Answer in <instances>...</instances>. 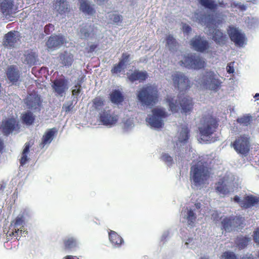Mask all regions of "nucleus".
Returning <instances> with one entry per match:
<instances>
[{"label":"nucleus","instance_id":"nucleus-1","mask_svg":"<svg viewBox=\"0 0 259 259\" xmlns=\"http://www.w3.org/2000/svg\"><path fill=\"white\" fill-rule=\"evenodd\" d=\"M194 16L199 23L206 25L209 28V32L212 34V39L217 44L223 46L226 44V35L220 30L211 27V25H215V20L210 14L195 13Z\"/></svg>","mask_w":259,"mask_h":259},{"label":"nucleus","instance_id":"nucleus-2","mask_svg":"<svg viewBox=\"0 0 259 259\" xmlns=\"http://www.w3.org/2000/svg\"><path fill=\"white\" fill-rule=\"evenodd\" d=\"M210 168L207 162L203 159L199 160L191 167L190 176L196 185L203 184L210 175Z\"/></svg>","mask_w":259,"mask_h":259},{"label":"nucleus","instance_id":"nucleus-3","mask_svg":"<svg viewBox=\"0 0 259 259\" xmlns=\"http://www.w3.org/2000/svg\"><path fill=\"white\" fill-rule=\"evenodd\" d=\"M219 126V120L212 114H203L200 119L198 129L202 139L209 138Z\"/></svg>","mask_w":259,"mask_h":259},{"label":"nucleus","instance_id":"nucleus-4","mask_svg":"<svg viewBox=\"0 0 259 259\" xmlns=\"http://www.w3.org/2000/svg\"><path fill=\"white\" fill-rule=\"evenodd\" d=\"M137 97L143 105L152 106L158 101V91L156 87L146 85L138 91Z\"/></svg>","mask_w":259,"mask_h":259},{"label":"nucleus","instance_id":"nucleus-5","mask_svg":"<svg viewBox=\"0 0 259 259\" xmlns=\"http://www.w3.org/2000/svg\"><path fill=\"white\" fill-rule=\"evenodd\" d=\"M178 100H174L171 97H168L166 102L168 103L170 110L174 113L178 112L181 109V112L189 114L193 108L192 99L189 97H178Z\"/></svg>","mask_w":259,"mask_h":259},{"label":"nucleus","instance_id":"nucleus-6","mask_svg":"<svg viewBox=\"0 0 259 259\" xmlns=\"http://www.w3.org/2000/svg\"><path fill=\"white\" fill-rule=\"evenodd\" d=\"M171 78L174 86L180 93L185 92L191 87V82L189 78L182 72H176L172 75Z\"/></svg>","mask_w":259,"mask_h":259},{"label":"nucleus","instance_id":"nucleus-7","mask_svg":"<svg viewBox=\"0 0 259 259\" xmlns=\"http://www.w3.org/2000/svg\"><path fill=\"white\" fill-rule=\"evenodd\" d=\"M181 62L186 67L196 70L202 69L206 65V62L204 59L195 54H188L185 56L183 60Z\"/></svg>","mask_w":259,"mask_h":259},{"label":"nucleus","instance_id":"nucleus-8","mask_svg":"<svg viewBox=\"0 0 259 259\" xmlns=\"http://www.w3.org/2000/svg\"><path fill=\"white\" fill-rule=\"evenodd\" d=\"M152 115L147 119V121L150 125L155 128H161L163 125V118L166 117L168 115L164 109L154 108L152 110Z\"/></svg>","mask_w":259,"mask_h":259},{"label":"nucleus","instance_id":"nucleus-9","mask_svg":"<svg viewBox=\"0 0 259 259\" xmlns=\"http://www.w3.org/2000/svg\"><path fill=\"white\" fill-rule=\"evenodd\" d=\"M231 145L238 153L243 155H247L250 150L249 138L245 135L238 137Z\"/></svg>","mask_w":259,"mask_h":259},{"label":"nucleus","instance_id":"nucleus-10","mask_svg":"<svg viewBox=\"0 0 259 259\" xmlns=\"http://www.w3.org/2000/svg\"><path fill=\"white\" fill-rule=\"evenodd\" d=\"M243 219L239 216L226 217L221 222L222 229L230 232L233 228H237L243 224Z\"/></svg>","mask_w":259,"mask_h":259},{"label":"nucleus","instance_id":"nucleus-11","mask_svg":"<svg viewBox=\"0 0 259 259\" xmlns=\"http://www.w3.org/2000/svg\"><path fill=\"white\" fill-rule=\"evenodd\" d=\"M190 45L194 50L201 53L205 52L210 48L208 41L200 35H196L193 38L190 40Z\"/></svg>","mask_w":259,"mask_h":259},{"label":"nucleus","instance_id":"nucleus-12","mask_svg":"<svg viewBox=\"0 0 259 259\" xmlns=\"http://www.w3.org/2000/svg\"><path fill=\"white\" fill-rule=\"evenodd\" d=\"M228 34L231 41L237 46H242L245 40V35L238 28L234 26H229L227 30Z\"/></svg>","mask_w":259,"mask_h":259},{"label":"nucleus","instance_id":"nucleus-13","mask_svg":"<svg viewBox=\"0 0 259 259\" xmlns=\"http://www.w3.org/2000/svg\"><path fill=\"white\" fill-rule=\"evenodd\" d=\"M99 118L103 125H113L117 123L118 116L110 110H104L100 114Z\"/></svg>","mask_w":259,"mask_h":259},{"label":"nucleus","instance_id":"nucleus-14","mask_svg":"<svg viewBox=\"0 0 259 259\" xmlns=\"http://www.w3.org/2000/svg\"><path fill=\"white\" fill-rule=\"evenodd\" d=\"M203 83L208 85L211 90H218L220 87L222 82L215 77V74L213 71H207L203 76Z\"/></svg>","mask_w":259,"mask_h":259},{"label":"nucleus","instance_id":"nucleus-15","mask_svg":"<svg viewBox=\"0 0 259 259\" xmlns=\"http://www.w3.org/2000/svg\"><path fill=\"white\" fill-rule=\"evenodd\" d=\"M52 87L56 95L62 96L68 89V81L65 78H56Z\"/></svg>","mask_w":259,"mask_h":259},{"label":"nucleus","instance_id":"nucleus-16","mask_svg":"<svg viewBox=\"0 0 259 259\" xmlns=\"http://www.w3.org/2000/svg\"><path fill=\"white\" fill-rule=\"evenodd\" d=\"M24 222L23 216L17 217L11 224L10 230L12 231L10 232L9 235L11 237H16V239H17V237L19 236V233L21 234L23 231Z\"/></svg>","mask_w":259,"mask_h":259},{"label":"nucleus","instance_id":"nucleus-17","mask_svg":"<svg viewBox=\"0 0 259 259\" xmlns=\"http://www.w3.org/2000/svg\"><path fill=\"white\" fill-rule=\"evenodd\" d=\"M17 126L18 122L15 118H9L2 121L0 129L4 135L8 136Z\"/></svg>","mask_w":259,"mask_h":259},{"label":"nucleus","instance_id":"nucleus-18","mask_svg":"<svg viewBox=\"0 0 259 259\" xmlns=\"http://www.w3.org/2000/svg\"><path fill=\"white\" fill-rule=\"evenodd\" d=\"M14 0H1L0 1V11L5 16H10L16 13Z\"/></svg>","mask_w":259,"mask_h":259},{"label":"nucleus","instance_id":"nucleus-19","mask_svg":"<svg viewBox=\"0 0 259 259\" xmlns=\"http://www.w3.org/2000/svg\"><path fill=\"white\" fill-rule=\"evenodd\" d=\"M26 103L30 108L37 109L41 105L40 97L35 93H31L27 96Z\"/></svg>","mask_w":259,"mask_h":259},{"label":"nucleus","instance_id":"nucleus-20","mask_svg":"<svg viewBox=\"0 0 259 259\" xmlns=\"http://www.w3.org/2000/svg\"><path fill=\"white\" fill-rule=\"evenodd\" d=\"M148 77V74L146 71H141L138 70H135L133 72L127 75L128 79L132 82L136 81L143 82Z\"/></svg>","mask_w":259,"mask_h":259},{"label":"nucleus","instance_id":"nucleus-21","mask_svg":"<svg viewBox=\"0 0 259 259\" xmlns=\"http://www.w3.org/2000/svg\"><path fill=\"white\" fill-rule=\"evenodd\" d=\"M64 43V38L60 35L51 36L47 41L46 46L49 49H55Z\"/></svg>","mask_w":259,"mask_h":259},{"label":"nucleus","instance_id":"nucleus-22","mask_svg":"<svg viewBox=\"0 0 259 259\" xmlns=\"http://www.w3.org/2000/svg\"><path fill=\"white\" fill-rule=\"evenodd\" d=\"M259 202V198L252 195L245 196L241 202L240 206L247 209L251 207Z\"/></svg>","mask_w":259,"mask_h":259},{"label":"nucleus","instance_id":"nucleus-23","mask_svg":"<svg viewBox=\"0 0 259 259\" xmlns=\"http://www.w3.org/2000/svg\"><path fill=\"white\" fill-rule=\"evenodd\" d=\"M54 7L61 15L70 12V6L66 0H56L54 4Z\"/></svg>","mask_w":259,"mask_h":259},{"label":"nucleus","instance_id":"nucleus-24","mask_svg":"<svg viewBox=\"0 0 259 259\" xmlns=\"http://www.w3.org/2000/svg\"><path fill=\"white\" fill-rule=\"evenodd\" d=\"M57 133V130L55 127L47 131L41 138L40 146L44 147L46 145L51 143Z\"/></svg>","mask_w":259,"mask_h":259},{"label":"nucleus","instance_id":"nucleus-25","mask_svg":"<svg viewBox=\"0 0 259 259\" xmlns=\"http://www.w3.org/2000/svg\"><path fill=\"white\" fill-rule=\"evenodd\" d=\"M6 74L9 80L13 83L17 82L20 78L19 71L14 65H11L8 68Z\"/></svg>","mask_w":259,"mask_h":259},{"label":"nucleus","instance_id":"nucleus-26","mask_svg":"<svg viewBox=\"0 0 259 259\" xmlns=\"http://www.w3.org/2000/svg\"><path fill=\"white\" fill-rule=\"evenodd\" d=\"M17 41L15 32L10 31L5 34L3 45L8 48H13Z\"/></svg>","mask_w":259,"mask_h":259},{"label":"nucleus","instance_id":"nucleus-27","mask_svg":"<svg viewBox=\"0 0 259 259\" xmlns=\"http://www.w3.org/2000/svg\"><path fill=\"white\" fill-rule=\"evenodd\" d=\"M61 63L64 66L69 67L73 62V56L71 53L64 52L59 55Z\"/></svg>","mask_w":259,"mask_h":259},{"label":"nucleus","instance_id":"nucleus-28","mask_svg":"<svg viewBox=\"0 0 259 259\" xmlns=\"http://www.w3.org/2000/svg\"><path fill=\"white\" fill-rule=\"evenodd\" d=\"M80 10L88 15H94L96 11L87 0H80Z\"/></svg>","mask_w":259,"mask_h":259},{"label":"nucleus","instance_id":"nucleus-29","mask_svg":"<svg viewBox=\"0 0 259 259\" xmlns=\"http://www.w3.org/2000/svg\"><path fill=\"white\" fill-rule=\"evenodd\" d=\"M80 10L88 15H94L96 11L87 0H80Z\"/></svg>","mask_w":259,"mask_h":259},{"label":"nucleus","instance_id":"nucleus-30","mask_svg":"<svg viewBox=\"0 0 259 259\" xmlns=\"http://www.w3.org/2000/svg\"><path fill=\"white\" fill-rule=\"evenodd\" d=\"M250 240V238L241 235L236 237L235 244L239 249H242L247 247Z\"/></svg>","mask_w":259,"mask_h":259},{"label":"nucleus","instance_id":"nucleus-31","mask_svg":"<svg viewBox=\"0 0 259 259\" xmlns=\"http://www.w3.org/2000/svg\"><path fill=\"white\" fill-rule=\"evenodd\" d=\"M92 111H99L103 108L105 101L103 97L97 96L92 100Z\"/></svg>","mask_w":259,"mask_h":259},{"label":"nucleus","instance_id":"nucleus-32","mask_svg":"<svg viewBox=\"0 0 259 259\" xmlns=\"http://www.w3.org/2000/svg\"><path fill=\"white\" fill-rule=\"evenodd\" d=\"M110 99L113 103L118 104L123 101L124 97L119 90H115L110 94Z\"/></svg>","mask_w":259,"mask_h":259},{"label":"nucleus","instance_id":"nucleus-33","mask_svg":"<svg viewBox=\"0 0 259 259\" xmlns=\"http://www.w3.org/2000/svg\"><path fill=\"white\" fill-rule=\"evenodd\" d=\"M109 238L110 242L114 245L119 246L123 242V240L120 236L114 231H110L109 233Z\"/></svg>","mask_w":259,"mask_h":259},{"label":"nucleus","instance_id":"nucleus-34","mask_svg":"<svg viewBox=\"0 0 259 259\" xmlns=\"http://www.w3.org/2000/svg\"><path fill=\"white\" fill-rule=\"evenodd\" d=\"M35 120V116L30 111H27L22 114L21 120L22 122L27 125L32 124Z\"/></svg>","mask_w":259,"mask_h":259},{"label":"nucleus","instance_id":"nucleus-35","mask_svg":"<svg viewBox=\"0 0 259 259\" xmlns=\"http://www.w3.org/2000/svg\"><path fill=\"white\" fill-rule=\"evenodd\" d=\"M199 4L205 8L213 11L218 9V4L214 0H197Z\"/></svg>","mask_w":259,"mask_h":259},{"label":"nucleus","instance_id":"nucleus-36","mask_svg":"<svg viewBox=\"0 0 259 259\" xmlns=\"http://www.w3.org/2000/svg\"><path fill=\"white\" fill-rule=\"evenodd\" d=\"M166 46L168 47L170 51L177 50L179 44L174 38L173 35L171 34L168 35L166 37Z\"/></svg>","mask_w":259,"mask_h":259},{"label":"nucleus","instance_id":"nucleus-37","mask_svg":"<svg viewBox=\"0 0 259 259\" xmlns=\"http://www.w3.org/2000/svg\"><path fill=\"white\" fill-rule=\"evenodd\" d=\"M24 62L27 64L32 66L35 64L37 60L36 54L31 51L28 52L25 55Z\"/></svg>","mask_w":259,"mask_h":259},{"label":"nucleus","instance_id":"nucleus-38","mask_svg":"<svg viewBox=\"0 0 259 259\" xmlns=\"http://www.w3.org/2000/svg\"><path fill=\"white\" fill-rule=\"evenodd\" d=\"M65 250H72L77 247V243L76 239L71 237L63 240Z\"/></svg>","mask_w":259,"mask_h":259},{"label":"nucleus","instance_id":"nucleus-39","mask_svg":"<svg viewBox=\"0 0 259 259\" xmlns=\"http://www.w3.org/2000/svg\"><path fill=\"white\" fill-rule=\"evenodd\" d=\"M215 190L220 194L227 195L229 193V190L223 181H219L215 184Z\"/></svg>","mask_w":259,"mask_h":259},{"label":"nucleus","instance_id":"nucleus-40","mask_svg":"<svg viewBox=\"0 0 259 259\" xmlns=\"http://www.w3.org/2000/svg\"><path fill=\"white\" fill-rule=\"evenodd\" d=\"M197 217L195 213L191 209H188L187 214L186 215V219L187 221L188 225L193 227L196 222Z\"/></svg>","mask_w":259,"mask_h":259},{"label":"nucleus","instance_id":"nucleus-41","mask_svg":"<svg viewBox=\"0 0 259 259\" xmlns=\"http://www.w3.org/2000/svg\"><path fill=\"white\" fill-rule=\"evenodd\" d=\"M30 144L26 143L25 144V147L23 150L21 158L20 160V163L21 166H23L28 161L29 158H28L27 154L29 151Z\"/></svg>","mask_w":259,"mask_h":259},{"label":"nucleus","instance_id":"nucleus-42","mask_svg":"<svg viewBox=\"0 0 259 259\" xmlns=\"http://www.w3.org/2000/svg\"><path fill=\"white\" fill-rule=\"evenodd\" d=\"M188 127L187 126H184L182 127L179 138L180 142H185L187 141L190 137Z\"/></svg>","mask_w":259,"mask_h":259},{"label":"nucleus","instance_id":"nucleus-43","mask_svg":"<svg viewBox=\"0 0 259 259\" xmlns=\"http://www.w3.org/2000/svg\"><path fill=\"white\" fill-rule=\"evenodd\" d=\"M89 27L91 30L90 31L88 29L87 25H85L84 26H83L80 28L79 32L80 33V37L82 38H87L89 37L91 33L94 31L93 26L90 25L89 26Z\"/></svg>","mask_w":259,"mask_h":259},{"label":"nucleus","instance_id":"nucleus-44","mask_svg":"<svg viewBox=\"0 0 259 259\" xmlns=\"http://www.w3.org/2000/svg\"><path fill=\"white\" fill-rule=\"evenodd\" d=\"M251 120V117L250 116H243L237 119V122L240 124L244 126H247L250 123Z\"/></svg>","mask_w":259,"mask_h":259},{"label":"nucleus","instance_id":"nucleus-45","mask_svg":"<svg viewBox=\"0 0 259 259\" xmlns=\"http://www.w3.org/2000/svg\"><path fill=\"white\" fill-rule=\"evenodd\" d=\"M220 258V259H237L236 254L231 251H225Z\"/></svg>","mask_w":259,"mask_h":259},{"label":"nucleus","instance_id":"nucleus-46","mask_svg":"<svg viewBox=\"0 0 259 259\" xmlns=\"http://www.w3.org/2000/svg\"><path fill=\"white\" fill-rule=\"evenodd\" d=\"M125 68V67L124 66L118 62L117 64L114 65L111 70V72L112 74H117L120 73Z\"/></svg>","mask_w":259,"mask_h":259},{"label":"nucleus","instance_id":"nucleus-47","mask_svg":"<svg viewBox=\"0 0 259 259\" xmlns=\"http://www.w3.org/2000/svg\"><path fill=\"white\" fill-rule=\"evenodd\" d=\"M161 158L168 165H171L173 163L172 158L167 153H163Z\"/></svg>","mask_w":259,"mask_h":259},{"label":"nucleus","instance_id":"nucleus-48","mask_svg":"<svg viewBox=\"0 0 259 259\" xmlns=\"http://www.w3.org/2000/svg\"><path fill=\"white\" fill-rule=\"evenodd\" d=\"M72 91L73 96H78L81 91V85L80 82H78L73 87Z\"/></svg>","mask_w":259,"mask_h":259},{"label":"nucleus","instance_id":"nucleus-49","mask_svg":"<svg viewBox=\"0 0 259 259\" xmlns=\"http://www.w3.org/2000/svg\"><path fill=\"white\" fill-rule=\"evenodd\" d=\"M130 55L127 53H123L121 58L120 59L119 62L122 65L126 67V63L128 62Z\"/></svg>","mask_w":259,"mask_h":259},{"label":"nucleus","instance_id":"nucleus-50","mask_svg":"<svg viewBox=\"0 0 259 259\" xmlns=\"http://www.w3.org/2000/svg\"><path fill=\"white\" fill-rule=\"evenodd\" d=\"M54 30V26L52 24H49L45 26L44 32L47 34H49Z\"/></svg>","mask_w":259,"mask_h":259},{"label":"nucleus","instance_id":"nucleus-51","mask_svg":"<svg viewBox=\"0 0 259 259\" xmlns=\"http://www.w3.org/2000/svg\"><path fill=\"white\" fill-rule=\"evenodd\" d=\"M234 63H235V62L233 61V62H231L227 64V66L226 67V70L228 73L231 74V73H233L234 72V71H235L234 68Z\"/></svg>","mask_w":259,"mask_h":259},{"label":"nucleus","instance_id":"nucleus-52","mask_svg":"<svg viewBox=\"0 0 259 259\" xmlns=\"http://www.w3.org/2000/svg\"><path fill=\"white\" fill-rule=\"evenodd\" d=\"M113 17L111 18V19H113V21L114 23L117 24L119 22H120L122 20V17L118 14L113 15Z\"/></svg>","mask_w":259,"mask_h":259},{"label":"nucleus","instance_id":"nucleus-53","mask_svg":"<svg viewBox=\"0 0 259 259\" xmlns=\"http://www.w3.org/2000/svg\"><path fill=\"white\" fill-rule=\"evenodd\" d=\"M253 238L255 243L259 244V227L253 232Z\"/></svg>","mask_w":259,"mask_h":259},{"label":"nucleus","instance_id":"nucleus-54","mask_svg":"<svg viewBox=\"0 0 259 259\" xmlns=\"http://www.w3.org/2000/svg\"><path fill=\"white\" fill-rule=\"evenodd\" d=\"M191 27L186 24H184L183 26V31L184 33H189L191 31Z\"/></svg>","mask_w":259,"mask_h":259},{"label":"nucleus","instance_id":"nucleus-55","mask_svg":"<svg viewBox=\"0 0 259 259\" xmlns=\"http://www.w3.org/2000/svg\"><path fill=\"white\" fill-rule=\"evenodd\" d=\"M73 108L72 104L71 103L69 105H64L63 106V109H64L66 112H68L72 110Z\"/></svg>","mask_w":259,"mask_h":259},{"label":"nucleus","instance_id":"nucleus-56","mask_svg":"<svg viewBox=\"0 0 259 259\" xmlns=\"http://www.w3.org/2000/svg\"><path fill=\"white\" fill-rule=\"evenodd\" d=\"M234 6L235 7H237L241 11H245L246 9V7L244 5H241L239 3L234 4Z\"/></svg>","mask_w":259,"mask_h":259},{"label":"nucleus","instance_id":"nucleus-57","mask_svg":"<svg viewBox=\"0 0 259 259\" xmlns=\"http://www.w3.org/2000/svg\"><path fill=\"white\" fill-rule=\"evenodd\" d=\"M240 259H254L252 254H246L240 258Z\"/></svg>","mask_w":259,"mask_h":259},{"label":"nucleus","instance_id":"nucleus-58","mask_svg":"<svg viewBox=\"0 0 259 259\" xmlns=\"http://www.w3.org/2000/svg\"><path fill=\"white\" fill-rule=\"evenodd\" d=\"M97 45H92L90 46V49L89 52H93L97 48Z\"/></svg>","mask_w":259,"mask_h":259},{"label":"nucleus","instance_id":"nucleus-59","mask_svg":"<svg viewBox=\"0 0 259 259\" xmlns=\"http://www.w3.org/2000/svg\"><path fill=\"white\" fill-rule=\"evenodd\" d=\"M65 259H79L78 257H77L76 256L73 255H66L64 257Z\"/></svg>","mask_w":259,"mask_h":259},{"label":"nucleus","instance_id":"nucleus-60","mask_svg":"<svg viewBox=\"0 0 259 259\" xmlns=\"http://www.w3.org/2000/svg\"><path fill=\"white\" fill-rule=\"evenodd\" d=\"M4 148V143L3 141L0 138V152H1Z\"/></svg>","mask_w":259,"mask_h":259},{"label":"nucleus","instance_id":"nucleus-61","mask_svg":"<svg viewBox=\"0 0 259 259\" xmlns=\"http://www.w3.org/2000/svg\"><path fill=\"white\" fill-rule=\"evenodd\" d=\"M234 200L235 202H237V203H239V204H240V202H241V201H242V200H240V198H239V196H237V195H236V196H235L234 197Z\"/></svg>","mask_w":259,"mask_h":259},{"label":"nucleus","instance_id":"nucleus-62","mask_svg":"<svg viewBox=\"0 0 259 259\" xmlns=\"http://www.w3.org/2000/svg\"><path fill=\"white\" fill-rule=\"evenodd\" d=\"M219 6L222 7H224L225 6V4L223 1H222L221 2H219L218 6Z\"/></svg>","mask_w":259,"mask_h":259},{"label":"nucleus","instance_id":"nucleus-63","mask_svg":"<svg viewBox=\"0 0 259 259\" xmlns=\"http://www.w3.org/2000/svg\"><path fill=\"white\" fill-rule=\"evenodd\" d=\"M254 98L256 99V100H258L259 99V93H256L254 96Z\"/></svg>","mask_w":259,"mask_h":259},{"label":"nucleus","instance_id":"nucleus-64","mask_svg":"<svg viewBox=\"0 0 259 259\" xmlns=\"http://www.w3.org/2000/svg\"><path fill=\"white\" fill-rule=\"evenodd\" d=\"M200 259H209L208 257H207V256H201Z\"/></svg>","mask_w":259,"mask_h":259}]
</instances>
